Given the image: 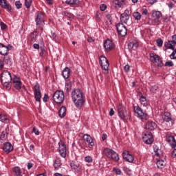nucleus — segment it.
Here are the masks:
<instances>
[{
  "instance_id": "obj_9",
  "label": "nucleus",
  "mask_w": 176,
  "mask_h": 176,
  "mask_svg": "<svg viewBox=\"0 0 176 176\" xmlns=\"http://www.w3.org/2000/svg\"><path fill=\"white\" fill-rule=\"evenodd\" d=\"M150 60L152 63L156 64L157 67H163L164 64L163 63V60L159 55L151 53L150 54Z\"/></svg>"
},
{
  "instance_id": "obj_20",
  "label": "nucleus",
  "mask_w": 176,
  "mask_h": 176,
  "mask_svg": "<svg viewBox=\"0 0 176 176\" xmlns=\"http://www.w3.org/2000/svg\"><path fill=\"white\" fill-rule=\"evenodd\" d=\"M12 83L16 90H21V88L23 87V82H21L20 78L15 76L12 79Z\"/></svg>"
},
{
  "instance_id": "obj_39",
  "label": "nucleus",
  "mask_w": 176,
  "mask_h": 176,
  "mask_svg": "<svg viewBox=\"0 0 176 176\" xmlns=\"http://www.w3.org/2000/svg\"><path fill=\"white\" fill-rule=\"evenodd\" d=\"M153 17L154 20H159L162 17V12L160 11H153Z\"/></svg>"
},
{
  "instance_id": "obj_51",
  "label": "nucleus",
  "mask_w": 176,
  "mask_h": 176,
  "mask_svg": "<svg viewBox=\"0 0 176 176\" xmlns=\"http://www.w3.org/2000/svg\"><path fill=\"white\" fill-rule=\"evenodd\" d=\"M165 67H174V63L173 61H166L165 63Z\"/></svg>"
},
{
  "instance_id": "obj_4",
  "label": "nucleus",
  "mask_w": 176,
  "mask_h": 176,
  "mask_svg": "<svg viewBox=\"0 0 176 176\" xmlns=\"http://www.w3.org/2000/svg\"><path fill=\"white\" fill-rule=\"evenodd\" d=\"M65 98V95L64 94V91L61 90H57L53 94L54 101L58 105L64 102Z\"/></svg>"
},
{
  "instance_id": "obj_15",
  "label": "nucleus",
  "mask_w": 176,
  "mask_h": 176,
  "mask_svg": "<svg viewBox=\"0 0 176 176\" xmlns=\"http://www.w3.org/2000/svg\"><path fill=\"white\" fill-rule=\"evenodd\" d=\"M34 98L38 102H41V98H42V94L41 93V87L38 83H36L34 87Z\"/></svg>"
},
{
  "instance_id": "obj_43",
  "label": "nucleus",
  "mask_w": 176,
  "mask_h": 176,
  "mask_svg": "<svg viewBox=\"0 0 176 176\" xmlns=\"http://www.w3.org/2000/svg\"><path fill=\"white\" fill-rule=\"evenodd\" d=\"M67 5H79V0H66Z\"/></svg>"
},
{
  "instance_id": "obj_26",
  "label": "nucleus",
  "mask_w": 176,
  "mask_h": 176,
  "mask_svg": "<svg viewBox=\"0 0 176 176\" xmlns=\"http://www.w3.org/2000/svg\"><path fill=\"white\" fill-rule=\"evenodd\" d=\"M139 101L140 102V104L143 107H148L149 105V102L146 99V97H145L142 94H139Z\"/></svg>"
},
{
  "instance_id": "obj_19",
  "label": "nucleus",
  "mask_w": 176,
  "mask_h": 176,
  "mask_svg": "<svg viewBox=\"0 0 176 176\" xmlns=\"http://www.w3.org/2000/svg\"><path fill=\"white\" fill-rule=\"evenodd\" d=\"M82 140L83 141H85V142H87L88 146L90 149H93L94 147V140L90 136V135L85 134L82 136Z\"/></svg>"
},
{
  "instance_id": "obj_34",
  "label": "nucleus",
  "mask_w": 176,
  "mask_h": 176,
  "mask_svg": "<svg viewBox=\"0 0 176 176\" xmlns=\"http://www.w3.org/2000/svg\"><path fill=\"white\" fill-rule=\"evenodd\" d=\"M139 45L137 41H132L130 42L128 44V48L129 49V50H131L133 49V50H135V49H137V47H138Z\"/></svg>"
},
{
  "instance_id": "obj_31",
  "label": "nucleus",
  "mask_w": 176,
  "mask_h": 176,
  "mask_svg": "<svg viewBox=\"0 0 176 176\" xmlns=\"http://www.w3.org/2000/svg\"><path fill=\"white\" fill-rule=\"evenodd\" d=\"M62 75L64 79H68V78H69V75H71V69L65 67L63 71Z\"/></svg>"
},
{
  "instance_id": "obj_25",
  "label": "nucleus",
  "mask_w": 176,
  "mask_h": 176,
  "mask_svg": "<svg viewBox=\"0 0 176 176\" xmlns=\"http://www.w3.org/2000/svg\"><path fill=\"white\" fill-rule=\"evenodd\" d=\"M13 149L14 148L13 145H12V143L7 142L3 144V151H4L6 153H10Z\"/></svg>"
},
{
  "instance_id": "obj_17",
  "label": "nucleus",
  "mask_w": 176,
  "mask_h": 176,
  "mask_svg": "<svg viewBox=\"0 0 176 176\" xmlns=\"http://www.w3.org/2000/svg\"><path fill=\"white\" fill-rule=\"evenodd\" d=\"M70 167L72 170H74L77 174L82 170V165L78 161H72L70 162Z\"/></svg>"
},
{
  "instance_id": "obj_12",
  "label": "nucleus",
  "mask_w": 176,
  "mask_h": 176,
  "mask_svg": "<svg viewBox=\"0 0 176 176\" xmlns=\"http://www.w3.org/2000/svg\"><path fill=\"white\" fill-rule=\"evenodd\" d=\"M58 152L61 157L63 159L67 157V145L63 140H60L58 142Z\"/></svg>"
},
{
  "instance_id": "obj_21",
  "label": "nucleus",
  "mask_w": 176,
  "mask_h": 176,
  "mask_svg": "<svg viewBox=\"0 0 176 176\" xmlns=\"http://www.w3.org/2000/svg\"><path fill=\"white\" fill-rule=\"evenodd\" d=\"M12 47H12V45H10L6 46L3 43H0V54L1 56H8V53H9V50H12Z\"/></svg>"
},
{
  "instance_id": "obj_7",
  "label": "nucleus",
  "mask_w": 176,
  "mask_h": 176,
  "mask_svg": "<svg viewBox=\"0 0 176 176\" xmlns=\"http://www.w3.org/2000/svg\"><path fill=\"white\" fill-rule=\"evenodd\" d=\"M176 45V34L172 36V40H169L166 41L164 44V52H167L168 49L170 50H174V47Z\"/></svg>"
},
{
  "instance_id": "obj_62",
  "label": "nucleus",
  "mask_w": 176,
  "mask_h": 176,
  "mask_svg": "<svg viewBox=\"0 0 176 176\" xmlns=\"http://www.w3.org/2000/svg\"><path fill=\"white\" fill-rule=\"evenodd\" d=\"M168 7L169 8V9H173L174 8V3H173V2H170L168 4Z\"/></svg>"
},
{
  "instance_id": "obj_38",
  "label": "nucleus",
  "mask_w": 176,
  "mask_h": 176,
  "mask_svg": "<svg viewBox=\"0 0 176 176\" xmlns=\"http://www.w3.org/2000/svg\"><path fill=\"white\" fill-rule=\"evenodd\" d=\"M12 171L14 173V175L15 176H23V174H21V169L20 167L15 166L13 169Z\"/></svg>"
},
{
  "instance_id": "obj_18",
  "label": "nucleus",
  "mask_w": 176,
  "mask_h": 176,
  "mask_svg": "<svg viewBox=\"0 0 176 176\" xmlns=\"http://www.w3.org/2000/svg\"><path fill=\"white\" fill-rule=\"evenodd\" d=\"M145 129L147 130L146 131H153V130H156V129H157V124L153 120H148L146 122Z\"/></svg>"
},
{
  "instance_id": "obj_53",
  "label": "nucleus",
  "mask_w": 176,
  "mask_h": 176,
  "mask_svg": "<svg viewBox=\"0 0 176 176\" xmlns=\"http://www.w3.org/2000/svg\"><path fill=\"white\" fill-rule=\"evenodd\" d=\"M15 6L16 9H21V6H23V4L20 1H16L15 2Z\"/></svg>"
},
{
  "instance_id": "obj_29",
  "label": "nucleus",
  "mask_w": 176,
  "mask_h": 176,
  "mask_svg": "<svg viewBox=\"0 0 176 176\" xmlns=\"http://www.w3.org/2000/svg\"><path fill=\"white\" fill-rule=\"evenodd\" d=\"M0 6L3 9H6L7 10H12V6L8 4V1L6 0H0Z\"/></svg>"
},
{
  "instance_id": "obj_3",
  "label": "nucleus",
  "mask_w": 176,
  "mask_h": 176,
  "mask_svg": "<svg viewBox=\"0 0 176 176\" xmlns=\"http://www.w3.org/2000/svg\"><path fill=\"white\" fill-rule=\"evenodd\" d=\"M133 111L135 112V115L137 118L142 120V122H145L149 119V115H148L146 111H144L138 104L133 106Z\"/></svg>"
},
{
  "instance_id": "obj_36",
  "label": "nucleus",
  "mask_w": 176,
  "mask_h": 176,
  "mask_svg": "<svg viewBox=\"0 0 176 176\" xmlns=\"http://www.w3.org/2000/svg\"><path fill=\"white\" fill-rule=\"evenodd\" d=\"M113 3L116 6H118V8H122V6L126 5L124 0H114Z\"/></svg>"
},
{
  "instance_id": "obj_52",
  "label": "nucleus",
  "mask_w": 176,
  "mask_h": 176,
  "mask_svg": "<svg viewBox=\"0 0 176 176\" xmlns=\"http://www.w3.org/2000/svg\"><path fill=\"white\" fill-rule=\"evenodd\" d=\"M32 133H34V134L36 135H39V130H38V129H36V127H33Z\"/></svg>"
},
{
  "instance_id": "obj_44",
  "label": "nucleus",
  "mask_w": 176,
  "mask_h": 176,
  "mask_svg": "<svg viewBox=\"0 0 176 176\" xmlns=\"http://www.w3.org/2000/svg\"><path fill=\"white\" fill-rule=\"evenodd\" d=\"M32 1L33 0H25V6L27 8V9H30L31 8Z\"/></svg>"
},
{
  "instance_id": "obj_23",
  "label": "nucleus",
  "mask_w": 176,
  "mask_h": 176,
  "mask_svg": "<svg viewBox=\"0 0 176 176\" xmlns=\"http://www.w3.org/2000/svg\"><path fill=\"white\" fill-rule=\"evenodd\" d=\"M122 156L125 162L128 163H133L134 162V157H133L129 151H124L122 154Z\"/></svg>"
},
{
  "instance_id": "obj_11",
  "label": "nucleus",
  "mask_w": 176,
  "mask_h": 176,
  "mask_svg": "<svg viewBox=\"0 0 176 176\" xmlns=\"http://www.w3.org/2000/svg\"><path fill=\"white\" fill-rule=\"evenodd\" d=\"M35 21L37 28H41L45 24V14L42 12H38Z\"/></svg>"
},
{
  "instance_id": "obj_46",
  "label": "nucleus",
  "mask_w": 176,
  "mask_h": 176,
  "mask_svg": "<svg viewBox=\"0 0 176 176\" xmlns=\"http://www.w3.org/2000/svg\"><path fill=\"white\" fill-rule=\"evenodd\" d=\"M113 171H114L116 175H120L122 174V170L119 168H113Z\"/></svg>"
},
{
  "instance_id": "obj_56",
  "label": "nucleus",
  "mask_w": 176,
  "mask_h": 176,
  "mask_svg": "<svg viewBox=\"0 0 176 176\" xmlns=\"http://www.w3.org/2000/svg\"><path fill=\"white\" fill-rule=\"evenodd\" d=\"M125 72H130V65H126L124 67Z\"/></svg>"
},
{
  "instance_id": "obj_16",
  "label": "nucleus",
  "mask_w": 176,
  "mask_h": 176,
  "mask_svg": "<svg viewBox=\"0 0 176 176\" xmlns=\"http://www.w3.org/2000/svg\"><path fill=\"white\" fill-rule=\"evenodd\" d=\"M120 20L121 23L127 24L129 20H130V11L129 10H125L124 12L120 14Z\"/></svg>"
},
{
  "instance_id": "obj_64",
  "label": "nucleus",
  "mask_w": 176,
  "mask_h": 176,
  "mask_svg": "<svg viewBox=\"0 0 176 176\" xmlns=\"http://www.w3.org/2000/svg\"><path fill=\"white\" fill-rule=\"evenodd\" d=\"M33 47H34V49H39V44H36V43H34V45H33Z\"/></svg>"
},
{
  "instance_id": "obj_40",
  "label": "nucleus",
  "mask_w": 176,
  "mask_h": 176,
  "mask_svg": "<svg viewBox=\"0 0 176 176\" xmlns=\"http://www.w3.org/2000/svg\"><path fill=\"white\" fill-rule=\"evenodd\" d=\"M0 122H2L3 123H9V118L5 114H1Z\"/></svg>"
},
{
  "instance_id": "obj_30",
  "label": "nucleus",
  "mask_w": 176,
  "mask_h": 176,
  "mask_svg": "<svg viewBox=\"0 0 176 176\" xmlns=\"http://www.w3.org/2000/svg\"><path fill=\"white\" fill-rule=\"evenodd\" d=\"M156 164L158 168H164V167L166 166V158H160L157 161Z\"/></svg>"
},
{
  "instance_id": "obj_24",
  "label": "nucleus",
  "mask_w": 176,
  "mask_h": 176,
  "mask_svg": "<svg viewBox=\"0 0 176 176\" xmlns=\"http://www.w3.org/2000/svg\"><path fill=\"white\" fill-rule=\"evenodd\" d=\"M166 141L169 143L172 148H174V145L176 144L175 138H174V136L171 135L170 133L166 134Z\"/></svg>"
},
{
  "instance_id": "obj_59",
  "label": "nucleus",
  "mask_w": 176,
  "mask_h": 176,
  "mask_svg": "<svg viewBox=\"0 0 176 176\" xmlns=\"http://www.w3.org/2000/svg\"><path fill=\"white\" fill-rule=\"evenodd\" d=\"M34 164H32V163L29 162L28 163V170H31V168H32Z\"/></svg>"
},
{
  "instance_id": "obj_14",
  "label": "nucleus",
  "mask_w": 176,
  "mask_h": 176,
  "mask_svg": "<svg viewBox=\"0 0 176 176\" xmlns=\"http://www.w3.org/2000/svg\"><path fill=\"white\" fill-rule=\"evenodd\" d=\"M103 47L105 52H111L115 49V43L110 39H107L104 41Z\"/></svg>"
},
{
  "instance_id": "obj_55",
  "label": "nucleus",
  "mask_w": 176,
  "mask_h": 176,
  "mask_svg": "<svg viewBox=\"0 0 176 176\" xmlns=\"http://www.w3.org/2000/svg\"><path fill=\"white\" fill-rule=\"evenodd\" d=\"M142 14L143 16H146V14H148V10L146 8L142 9Z\"/></svg>"
},
{
  "instance_id": "obj_32",
  "label": "nucleus",
  "mask_w": 176,
  "mask_h": 176,
  "mask_svg": "<svg viewBox=\"0 0 176 176\" xmlns=\"http://www.w3.org/2000/svg\"><path fill=\"white\" fill-rule=\"evenodd\" d=\"M53 166H54V170H58V168H60V167H61V160L60 158H56L54 161Z\"/></svg>"
},
{
  "instance_id": "obj_5",
  "label": "nucleus",
  "mask_w": 176,
  "mask_h": 176,
  "mask_svg": "<svg viewBox=\"0 0 176 176\" xmlns=\"http://www.w3.org/2000/svg\"><path fill=\"white\" fill-rule=\"evenodd\" d=\"M99 64L103 71L106 72L107 74H109V62L107 57L104 56H100L99 58Z\"/></svg>"
},
{
  "instance_id": "obj_49",
  "label": "nucleus",
  "mask_w": 176,
  "mask_h": 176,
  "mask_svg": "<svg viewBox=\"0 0 176 176\" xmlns=\"http://www.w3.org/2000/svg\"><path fill=\"white\" fill-rule=\"evenodd\" d=\"M108 6H107V4H100V9L101 12H105L107 10Z\"/></svg>"
},
{
  "instance_id": "obj_8",
  "label": "nucleus",
  "mask_w": 176,
  "mask_h": 176,
  "mask_svg": "<svg viewBox=\"0 0 176 176\" xmlns=\"http://www.w3.org/2000/svg\"><path fill=\"white\" fill-rule=\"evenodd\" d=\"M142 140L144 144L151 145V144H153V135L151 133V132L145 131L142 133Z\"/></svg>"
},
{
  "instance_id": "obj_48",
  "label": "nucleus",
  "mask_w": 176,
  "mask_h": 176,
  "mask_svg": "<svg viewBox=\"0 0 176 176\" xmlns=\"http://www.w3.org/2000/svg\"><path fill=\"white\" fill-rule=\"evenodd\" d=\"M0 27H1V30H2V31H5V30H6V28H8V25L6 24H5V23H3V22H0Z\"/></svg>"
},
{
  "instance_id": "obj_22",
  "label": "nucleus",
  "mask_w": 176,
  "mask_h": 176,
  "mask_svg": "<svg viewBox=\"0 0 176 176\" xmlns=\"http://www.w3.org/2000/svg\"><path fill=\"white\" fill-rule=\"evenodd\" d=\"M153 148L155 156L160 159H162V157H163V151H162V147H160V146L154 144L153 146Z\"/></svg>"
},
{
  "instance_id": "obj_61",
  "label": "nucleus",
  "mask_w": 176,
  "mask_h": 176,
  "mask_svg": "<svg viewBox=\"0 0 176 176\" xmlns=\"http://www.w3.org/2000/svg\"><path fill=\"white\" fill-rule=\"evenodd\" d=\"M54 176H70V175H63L61 173H56L54 174Z\"/></svg>"
},
{
  "instance_id": "obj_63",
  "label": "nucleus",
  "mask_w": 176,
  "mask_h": 176,
  "mask_svg": "<svg viewBox=\"0 0 176 176\" xmlns=\"http://www.w3.org/2000/svg\"><path fill=\"white\" fill-rule=\"evenodd\" d=\"M122 170H123L124 173H127L129 172V169L127 168V167L123 166V167L122 168Z\"/></svg>"
},
{
  "instance_id": "obj_10",
  "label": "nucleus",
  "mask_w": 176,
  "mask_h": 176,
  "mask_svg": "<svg viewBox=\"0 0 176 176\" xmlns=\"http://www.w3.org/2000/svg\"><path fill=\"white\" fill-rule=\"evenodd\" d=\"M117 111H118V116L122 120H124V119L127 118V110L126 109V107H124V105L118 104L117 106Z\"/></svg>"
},
{
  "instance_id": "obj_58",
  "label": "nucleus",
  "mask_w": 176,
  "mask_h": 176,
  "mask_svg": "<svg viewBox=\"0 0 176 176\" xmlns=\"http://www.w3.org/2000/svg\"><path fill=\"white\" fill-rule=\"evenodd\" d=\"M107 138H108V135L107 134H105V133H103L102 135V141H105V140H107Z\"/></svg>"
},
{
  "instance_id": "obj_27",
  "label": "nucleus",
  "mask_w": 176,
  "mask_h": 176,
  "mask_svg": "<svg viewBox=\"0 0 176 176\" xmlns=\"http://www.w3.org/2000/svg\"><path fill=\"white\" fill-rule=\"evenodd\" d=\"M162 119L164 122H166V123H171V120H173L171 118V113L169 112H164L162 115Z\"/></svg>"
},
{
  "instance_id": "obj_45",
  "label": "nucleus",
  "mask_w": 176,
  "mask_h": 176,
  "mask_svg": "<svg viewBox=\"0 0 176 176\" xmlns=\"http://www.w3.org/2000/svg\"><path fill=\"white\" fill-rule=\"evenodd\" d=\"M85 162H86V163H93V157L90 155H87L85 157Z\"/></svg>"
},
{
  "instance_id": "obj_42",
  "label": "nucleus",
  "mask_w": 176,
  "mask_h": 176,
  "mask_svg": "<svg viewBox=\"0 0 176 176\" xmlns=\"http://www.w3.org/2000/svg\"><path fill=\"white\" fill-rule=\"evenodd\" d=\"M150 91L151 93H153V94H156L157 91H159V87L157 85H153L150 87Z\"/></svg>"
},
{
  "instance_id": "obj_35",
  "label": "nucleus",
  "mask_w": 176,
  "mask_h": 176,
  "mask_svg": "<svg viewBox=\"0 0 176 176\" xmlns=\"http://www.w3.org/2000/svg\"><path fill=\"white\" fill-rule=\"evenodd\" d=\"M30 39L31 42H36V39H38V31L34 30V32L30 34Z\"/></svg>"
},
{
  "instance_id": "obj_57",
  "label": "nucleus",
  "mask_w": 176,
  "mask_h": 176,
  "mask_svg": "<svg viewBox=\"0 0 176 176\" xmlns=\"http://www.w3.org/2000/svg\"><path fill=\"white\" fill-rule=\"evenodd\" d=\"M45 53H46V50L41 49V52H40V56L41 57H45Z\"/></svg>"
},
{
  "instance_id": "obj_33",
  "label": "nucleus",
  "mask_w": 176,
  "mask_h": 176,
  "mask_svg": "<svg viewBox=\"0 0 176 176\" xmlns=\"http://www.w3.org/2000/svg\"><path fill=\"white\" fill-rule=\"evenodd\" d=\"M65 90L66 93L68 94L71 90H72V85L71 84V81L67 80L65 84Z\"/></svg>"
},
{
  "instance_id": "obj_6",
  "label": "nucleus",
  "mask_w": 176,
  "mask_h": 176,
  "mask_svg": "<svg viewBox=\"0 0 176 176\" xmlns=\"http://www.w3.org/2000/svg\"><path fill=\"white\" fill-rule=\"evenodd\" d=\"M104 152L109 159H111L114 162H119V155L115 151L111 148H105Z\"/></svg>"
},
{
  "instance_id": "obj_47",
  "label": "nucleus",
  "mask_w": 176,
  "mask_h": 176,
  "mask_svg": "<svg viewBox=\"0 0 176 176\" xmlns=\"http://www.w3.org/2000/svg\"><path fill=\"white\" fill-rule=\"evenodd\" d=\"M63 15H65V17H68V19H72V17H74V15L68 12H64Z\"/></svg>"
},
{
  "instance_id": "obj_37",
  "label": "nucleus",
  "mask_w": 176,
  "mask_h": 176,
  "mask_svg": "<svg viewBox=\"0 0 176 176\" xmlns=\"http://www.w3.org/2000/svg\"><path fill=\"white\" fill-rule=\"evenodd\" d=\"M67 112V108L63 106L60 107V109L58 111V115L60 118H64Z\"/></svg>"
},
{
  "instance_id": "obj_28",
  "label": "nucleus",
  "mask_w": 176,
  "mask_h": 176,
  "mask_svg": "<svg viewBox=\"0 0 176 176\" xmlns=\"http://www.w3.org/2000/svg\"><path fill=\"white\" fill-rule=\"evenodd\" d=\"M9 131V126H7L1 133L0 140L1 141H6L8 140V132Z\"/></svg>"
},
{
  "instance_id": "obj_13",
  "label": "nucleus",
  "mask_w": 176,
  "mask_h": 176,
  "mask_svg": "<svg viewBox=\"0 0 176 176\" xmlns=\"http://www.w3.org/2000/svg\"><path fill=\"white\" fill-rule=\"evenodd\" d=\"M116 27L118 35L121 36H126L127 35V28L123 23H118Z\"/></svg>"
},
{
  "instance_id": "obj_60",
  "label": "nucleus",
  "mask_w": 176,
  "mask_h": 176,
  "mask_svg": "<svg viewBox=\"0 0 176 176\" xmlns=\"http://www.w3.org/2000/svg\"><path fill=\"white\" fill-rule=\"evenodd\" d=\"M115 115V111H113V109H111L109 111V116H113Z\"/></svg>"
},
{
  "instance_id": "obj_54",
  "label": "nucleus",
  "mask_w": 176,
  "mask_h": 176,
  "mask_svg": "<svg viewBox=\"0 0 176 176\" xmlns=\"http://www.w3.org/2000/svg\"><path fill=\"white\" fill-rule=\"evenodd\" d=\"M43 100L44 101V102H47V101L49 100V95L48 94H44V97L43 98Z\"/></svg>"
},
{
  "instance_id": "obj_41",
  "label": "nucleus",
  "mask_w": 176,
  "mask_h": 176,
  "mask_svg": "<svg viewBox=\"0 0 176 176\" xmlns=\"http://www.w3.org/2000/svg\"><path fill=\"white\" fill-rule=\"evenodd\" d=\"M133 16L135 19V20L139 21L140 20H141L142 15H141V13H140L139 12H134L133 13Z\"/></svg>"
},
{
  "instance_id": "obj_1",
  "label": "nucleus",
  "mask_w": 176,
  "mask_h": 176,
  "mask_svg": "<svg viewBox=\"0 0 176 176\" xmlns=\"http://www.w3.org/2000/svg\"><path fill=\"white\" fill-rule=\"evenodd\" d=\"M72 100L76 108H82L86 102L83 92L79 89H75L72 91Z\"/></svg>"
},
{
  "instance_id": "obj_50",
  "label": "nucleus",
  "mask_w": 176,
  "mask_h": 176,
  "mask_svg": "<svg viewBox=\"0 0 176 176\" xmlns=\"http://www.w3.org/2000/svg\"><path fill=\"white\" fill-rule=\"evenodd\" d=\"M156 42L158 47H162V46H163V40H162V38H158Z\"/></svg>"
},
{
  "instance_id": "obj_2",
  "label": "nucleus",
  "mask_w": 176,
  "mask_h": 176,
  "mask_svg": "<svg viewBox=\"0 0 176 176\" xmlns=\"http://www.w3.org/2000/svg\"><path fill=\"white\" fill-rule=\"evenodd\" d=\"M1 83L6 89V90H10V83H12V75L8 71H3L1 77Z\"/></svg>"
}]
</instances>
